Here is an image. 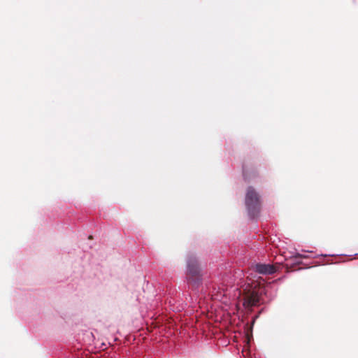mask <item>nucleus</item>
I'll return each instance as SVG.
<instances>
[{
    "label": "nucleus",
    "mask_w": 358,
    "mask_h": 358,
    "mask_svg": "<svg viewBox=\"0 0 358 358\" xmlns=\"http://www.w3.org/2000/svg\"><path fill=\"white\" fill-rule=\"evenodd\" d=\"M186 280L192 289H197L202 283V273L198 259L189 255L187 259Z\"/></svg>",
    "instance_id": "obj_1"
},
{
    "label": "nucleus",
    "mask_w": 358,
    "mask_h": 358,
    "mask_svg": "<svg viewBox=\"0 0 358 358\" xmlns=\"http://www.w3.org/2000/svg\"><path fill=\"white\" fill-rule=\"evenodd\" d=\"M245 203L250 216L255 217L260 211L261 201L259 194L252 187L247 189Z\"/></svg>",
    "instance_id": "obj_2"
},
{
    "label": "nucleus",
    "mask_w": 358,
    "mask_h": 358,
    "mask_svg": "<svg viewBox=\"0 0 358 358\" xmlns=\"http://www.w3.org/2000/svg\"><path fill=\"white\" fill-rule=\"evenodd\" d=\"M260 296L255 289H245L243 294V305L245 308L252 310L255 306H258Z\"/></svg>",
    "instance_id": "obj_3"
},
{
    "label": "nucleus",
    "mask_w": 358,
    "mask_h": 358,
    "mask_svg": "<svg viewBox=\"0 0 358 358\" xmlns=\"http://www.w3.org/2000/svg\"><path fill=\"white\" fill-rule=\"evenodd\" d=\"M255 270L260 274L269 275L274 273L276 271V268L271 264H257L255 266Z\"/></svg>",
    "instance_id": "obj_4"
},
{
    "label": "nucleus",
    "mask_w": 358,
    "mask_h": 358,
    "mask_svg": "<svg viewBox=\"0 0 358 358\" xmlns=\"http://www.w3.org/2000/svg\"><path fill=\"white\" fill-rule=\"evenodd\" d=\"M243 173L245 174V166H244V165H243Z\"/></svg>",
    "instance_id": "obj_5"
}]
</instances>
